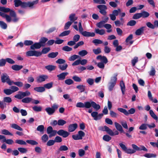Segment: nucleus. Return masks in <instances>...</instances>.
<instances>
[{
  "instance_id": "1",
  "label": "nucleus",
  "mask_w": 158,
  "mask_h": 158,
  "mask_svg": "<svg viewBox=\"0 0 158 158\" xmlns=\"http://www.w3.org/2000/svg\"><path fill=\"white\" fill-rule=\"evenodd\" d=\"M76 106L86 109H89L92 107L96 110H98L100 108V106L99 104H97L95 102L92 101L85 102L84 103L81 102H78L76 104Z\"/></svg>"
},
{
  "instance_id": "2",
  "label": "nucleus",
  "mask_w": 158,
  "mask_h": 158,
  "mask_svg": "<svg viewBox=\"0 0 158 158\" xmlns=\"http://www.w3.org/2000/svg\"><path fill=\"white\" fill-rule=\"evenodd\" d=\"M119 145L122 150L126 153L128 154H133L135 153L136 151H139L140 150V148L135 144H132L131 145L133 149L128 148L124 144L122 143H119Z\"/></svg>"
},
{
  "instance_id": "3",
  "label": "nucleus",
  "mask_w": 158,
  "mask_h": 158,
  "mask_svg": "<svg viewBox=\"0 0 158 158\" xmlns=\"http://www.w3.org/2000/svg\"><path fill=\"white\" fill-rule=\"evenodd\" d=\"M0 11L4 13H8L10 12V16L14 18L12 19V21L14 22H17L19 20V18L17 17L15 12L14 11L11 10L10 8H6L5 7H0Z\"/></svg>"
},
{
  "instance_id": "4",
  "label": "nucleus",
  "mask_w": 158,
  "mask_h": 158,
  "mask_svg": "<svg viewBox=\"0 0 158 158\" xmlns=\"http://www.w3.org/2000/svg\"><path fill=\"white\" fill-rule=\"evenodd\" d=\"M79 30L80 33L83 36L87 37H94L95 34L94 32H91L86 31H83V29L82 27L81 22H80L78 24Z\"/></svg>"
},
{
  "instance_id": "5",
  "label": "nucleus",
  "mask_w": 158,
  "mask_h": 158,
  "mask_svg": "<svg viewBox=\"0 0 158 158\" xmlns=\"http://www.w3.org/2000/svg\"><path fill=\"white\" fill-rule=\"evenodd\" d=\"M39 0H35L32 2H22L21 6L23 8H25L27 7H29L32 8L33 6L38 3Z\"/></svg>"
},
{
  "instance_id": "6",
  "label": "nucleus",
  "mask_w": 158,
  "mask_h": 158,
  "mask_svg": "<svg viewBox=\"0 0 158 158\" xmlns=\"http://www.w3.org/2000/svg\"><path fill=\"white\" fill-rule=\"evenodd\" d=\"M92 112V110L91 109H89L88 112L89 113H91V116L94 118V120H97L101 119L103 116V114H98V112L96 111Z\"/></svg>"
},
{
  "instance_id": "7",
  "label": "nucleus",
  "mask_w": 158,
  "mask_h": 158,
  "mask_svg": "<svg viewBox=\"0 0 158 158\" xmlns=\"http://www.w3.org/2000/svg\"><path fill=\"white\" fill-rule=\"evenodd\" d=\"M30 94L31 93L28 91H26L25 92L19 91L18 94L15 95L14 97L19 99H21L24 97L29 96Z\"/></svg>"
},
{
  "instance_id": "8",
  "label": "nucleus",
  "mask_w": 158,
  "mask_h": 158,
  "mask_svg": "<svg viewBox=\"0 0 158 158\" xmlns=\"http://www.w3.org/2000/svg\"><path fill=\"white\" fill-rule=\"evenodd\" d=\"M26 55L28 56H35L38 57L41 56V52L32 50L27 52Z\"/></svg>"
},
{
  "instance_id": "9",
  "label": "nucleus",
  "mask_w": 158,
  "mask_h": 158,
  "mask_svg": "<svg viewBox=\"0 0 158 158\" xmlns=\"http://www.w3.org/2000/svg\"><path fill=\"white\" fill-rule=\"evenodd\" d=\"M85 133L81 131H78V134L76 135H72V138L75 140L82 139L83 137L85 136Z\"/></svg>"
},
{
  "instance_id": "10",
  "label": "nucleus",
  "mask_w": 158,
  "mask_h": 158,
  "mask_svg": "<svg viewBox=\"0 0 158 158\" xmlns=\"http://www.w3.org/2000/svg\"><path fill=\"white\" fill-rule=\"evenodd\" d=\"M151 107L149 105H147L145 107V110L147 111H149V113L151 117L156 120H157L158 118L157 116L154 113L152 110H150Z\"/></svg>"
},
{
  "instance_id": "11",
  "label": "nucleus",
  "mask_w": 158,
  "mask_h": 158,
  "mask_svg": "<svg viewBox=\"0 0 158 158\" xmlns=\"http://www.w3.org/2000/svg\"><path fill=\"white\" fill-rule=\"evenodd\" d=\"M97 7L99 9V12L102 15H106L107 12L106 10L107 9V6L104 5H100L97 6Z\"/></svg>"
},
{
  "instance_id": "12",
  "label": "nucleus",
  "mask_w": 158,
  "mask_h": 158,
  "mask_svg": "<svg viewBox=\"0 0 158 158\" xmlns=\"http://www.w3.org/2000/svg\"><path fill=\"white\" fill-rule=\"evenodd\" d=\"M57 134L64 138H66L70 135V133L63 129H60L57 131Z\"/></svg>"
},
{
  "instance_id": "13",
  "label": "nucleus",
  "mask_w": 158,
  "mask_h": 158,
  "mask_svg": "<svg viewBox=\"0 0 158 158\" xmlns=\"http://www.w3.org/2000/svg\"><path fill=\"white\" fill-rule=\"evenodd\" d=\"M44 45L41 44L40 43H35L33 44L32 45L30 46V49L31 50H35V49H40L41 46H44Z\"/></svg>"
},
{
  "instance_id": "14",
  "label": "nucleus",
  "mask_w": 158,
  "mask_h": 158,
  "mask_svg": "<svg viewBox=\"0 0 158 158\" xmlns=\"http://www.w3.org/2000/svg\"><path fill=\"white\" fill-rule=\"evenodd\" d=\"M1 137L0 140L2 139V141L3 142H5L6 143L9 145H11L14 143V141L12 139H6L5 136L1 135Z\"/></svg>"
},
{
  "instance_id": "15",
  "label": "nucleus",
  "mask_w": 158,
  "mask_h": 158,
  "mask_svg": "<svg viewBox=\"0 0 158 158\" xmlns=\"http://www.w3.org/2000/svg\"><path fill=\"white\" fill-rule=\"evenodd\" d=\"M77 123H74L70 124L68 127L69 132L74 131L77 128Z\"/></svg>"
},
{
  "instance_id": "16",
  "label": "nucleus",
  "mask_w": 158,
  "mask_h": 158,
  "mask_svg": "<svg viewBox=\"0 0 158 158\" xmlns=\"http://www.w3.org/2000/svg\"><path fill=\"white\" fill-rule=\"evenodd\" d=\"M0 15L2 17L5 18L6 21L8 22H10L12 21L11 17L9 15H7L5 13L0 12Z\"/></svg>"
},
{
  "instance_id": "17",
  "label": "nucleus",
  "mask_w": 158,
  "mask_h": 158,
  "mask_svg": "<svg viewBox=\"0 0 158 158\" xmlns=\"http://www.w3.org/2000/svg\"><path fill=\"white\" fill-rule=\"evenodd\" d=\"M68 72H63L57 75L58 80H63L65 78L66 76L68 74Z\"/></svg>"
},
{
  "instance_id": "18",
  "label": "nucleus",
  "mask_w": 158,
  "mask_h": 158,
  "mask_svg": "<svg viewBox=\"0 0 158 158\" xmlns=\"http://www.w3.org/2000/svg\"><path fill=\"white\" fill-rule=\"evenodd\" d=\"M96 59L98 60H100L104 63L106 64L108 62V60L106 57L105 56H102L101 55L98 56L97 57Z\"/></svg>"
},
{
  "instance_id": "19",
  "label": "nucleus",
  "mask_w": 158,
  "mask_h": 158,
  "mask_svg": "<svg viewBox=\"0 0 158 158\" xmlns=\"http://www.w3.org/2000/svg\"><path fill=\"white\" fill-rule=\"evenodd\" d=\"M9 79V76L6 73H3L1 76V80L2 83L6 82Z\"/></svg>"
},
{
  "instance_id": "20",
  "label": "nucleus",
  "mask_w": 158,
  "mask_h": 158,
  "mask_svg": "<svg viewBox=\"0 0 158 158\" xmlns=\"http://www.w3.org/2000/svg\"><path fill=\"white\" fill-rule=\"evenodd\" d=\"M114 125L118 131L121 133H123L124 132L123 127L120 124L116 122H115L114 123Z\"/></svg>"
},
{
  "instance_id": "21",
  "label": "nucleus",
  "mask_w": 158,
  "mask_h": 158,
  "mask_svg": "<svg viewBox=\"0 0 158 158\" xmlns=\"http://www.w3.org/2000/svg\"><path fill=\"white\" fill-rule=\"evenodd\" d=\"M48 77L47 76H40L37 78V81L38 82L40 83L44 81Z\"/></svg>"
},
{
  "instance_id": "22",
  "label": "nucleus",
  "mask_w": 158,
  "mask_h": 158,
  "mask_svg": "<svg viewBox=\"0 0 158 158\" xmlns=\"http://www.w3.org/2000/svg\"><path fill=\"white\" fill-rule=\"evenodd\" d=\"M145 28V27H142L139 28L137 29L135 32V35H141L143 33L144 28Z\"/></svg>"
},
{
  "instance_id": "23",
  "label": "nucleus",
  "mask_w": 158,
  "mask_h": 158,
  "mask_svg": "<svg viewBox=\"0 0 158 158\" xmlns=\"http://www.w3.org/2000/svg\"><path fill=\"white\" fill-rule=\"evenodd\" d=\"M23 67L22 65L15 64L12 66L11 68L14 70L18 71L22 69Z\"/></svg>"
},
{
  "instance_id": "24",
  "label": "nucleus",
  "mask_w": 158,
  "mask_h": 158,
  "mask_svg": "<svg viewBox=\"0 0 158 158\" xmlns=\"http://www.w3.org/2000/svg\"><path fill=\"white\" fill-rule=\"evenodd\" d=\"M34 90L37 92L39 93H42L44 92L45 90L44 87H36L34 88Z\"/></svg>"
},
{
  "instance_id": "25",
  "label": "nucleus",
  "mask_w": 158,
  "mask_h": 158,
  "mask_svg": "<svg viewBox=\"0 0 158 158\" xmlns=\"http://www.w3.org/2000/svg\"><path fill=\"white\" fill-rule=\"evenodd\" d=\"M148 97L149 99L151 101H152L153 102L155 103H157L158 102V101L156 99H153L151 92L150 91H148Z\"/></svg>"
},
{
  "instance_id": "26",
  "label": "nucleus",
  "mask_w": 158,
  "mask_h": 158,
  "mask_svg": "<svg viewBox=\"0 0 158 158\" xmlns=\"http://www.w3.org/2000/svg\"><path fill=\"white\" fill-rule=\"evenodd\" d=\"M85 86L83 85H79L76 86V88L80 91L81 93L85 91Z\"/></svg>"
},
{
  "instance_id": "27",
  "label": "nucleus",
  "mask_w": 158,
  "mask_h": 158,
  "mask_svg": "<svg viewBox=\"0 0 158 158\" xmlns=\"http://www.w3.org/2000/svg\"><path fill=\"white\" fill-rule=\"evenodd\" d=\"M95 32L100 35H102L105 33V31L103 29H95Z\"/></svg>"
},
{
  "instance_id": "28",
  "label": "nucleus",
  "mask_w": 158,
  "mask_h": 158,
  "mask_svg": "<svg viewBox=\"0 0 158 158\" xmlns=\"http://www.w3.org/2000/svg\"><path fill=\"white\" fill-rule=\"evenodd\" d=\"M11 127L12 128L20 131H22L23 130V129L21 127L17 124L15 123H13L11 124Z\"/></svg>"
},
{
  "instance_id": "29",
  "label": "nucleus",
  "mask_w": 158,
  "mask_h": 158,
  "mask_svg": "<svg viewBox=\"0 0 158 158\" xmlns=\"http://www.w3.org/2000/svg\"><path fill=\"white\" fill-rule=\"evenodd\" d=\"M12 101V99L11 98L9 97H6L3 98L2 102H3V103H10Z\"/></svg>"
},
{
  "instance_id": "30",
  "label": "nucleus",
  "mask_w": 158,
  "mask_h": 158,
  "mask_svg": "<svg viewBox=\"0 0 158 158\" xmlns=\"http://www.w3.org/2000/svg\"><path fill=\"white\" fill-rule=\"evenodd\" d=\"M45 111L49 115H52L54 113V110H53L51 107H47L45 109Z\"/></svg>"
},
{
  "instance_id": "31",
  "label": "nucleus",
  "mask_w": 158,
  "mask_h": 158,
  "mask_svg": "<svg viewBox=\"0 0 158 158\" xmlns=\"http://www.w3.org/2000/svg\"><path fill=\"white\" fill-rule=\"evenodd\" d=\"M33 99L30 97H26L22 98L21 101L23 103H29L30 102L32 101Z\"/></svg>"
},
{
  "instance_id": "32",
  "label": "nucleus",
  "mask_w": 158,
  "mask_h": 158,
  "mask_svg": "<svg viewBox=\"0 0 158 158\" xmlns=\"http://www.w3.org/2000/svg\"><path fill=\"white\" fill-rule=\"evenodd\" d=\"M56 67L55 66L52 65H49L45 66V68L49 71H51L55 70Z\"/></svg>"
},
{
  "instance_id": "33",
  "label": "nucleus",
  "mask_w": 158,
  "mask_h": 158,
  "mask_svg": "<svg viewBox=\"0 0 158 158\" xmlns=\"http://www.w3.org/2000/svg\"><path fill=\"white\" fill-rule=\"evenodd\" d=\"M68 67V65L67 64L64 63L63 64H60L58 65V67L60 70L61 71H64Z\"/></svg>"
},
{
  "instance_id": "34",
  "label": "nucleus",
  "mask_w": 158,
  "mask_h": 158,
  "mask_svg": "<svg viewBox=\"0 0 158 158\" xmlns=\"http://www.w3.org/2000/svg\"><path fill=\"white\" fill-rule=\"evenodd\" d=\"M104 27L107 30V32L110 33L112 31V29H111L112 26L110 24H105Z\"/></svg>"
},
{
  "instance_id": "35",
  "label": "nucleus",
  "mask_w": 158,
  "mask_h": 158,
  "mask_svg": "<svg viewBox=\"0 0 158 158\" xmlns=\"http://www.w3.org/2000/svg\"><path fill=\"white\" fill-rule=\"evenodd\" d=\"M80 58V56L77 55H73L71 56L69 58V60L70 61H74L76 59Z\"/></svg>"
},
{
  "instance_id": "36",
  "label": "nucleus",
  "mask_w": 158,
  "mask_h": 158,
  "mask_svg": "<svg viewBox=\"0 0 158 158\" xmlns=\"http://www.w3.org/2000/svg\"><path fill=\"white\" fill-rule=\"evenodd\" d=\"M26 142L32 145H36L38 144V143L36 141L33 140H27Z\"/></svg>"
},
{
  "instance_id": "37",
  "label": "nucleus",
  "mask_w": 158,
  "mask_h": 158,
  "mask_svg": "<svg viewBox=\"0 0 158 158\" xmlns=\"http://www.w3.org/2000/svg\"><path fill=\"white\" fill-rule=\"evenodd\" d=\"M58 53L57 52H52L49 53L48 55V57L51 58H54L56 57L58 55Z\"/></svg>"
},
{
  "instance_id": "38",
  "label": "nucleus",
  "mask_w": 158,
  "mask_h": 158,
  "mask_svg": "<svg viewBox=\"0 0 158 158\" xmlns=\"http://www.w3.org/2000/svg\"><path fill=\"white\" fill-rule=\"evenodd\" d=\"M69 19L71 22L73 23L76 20L77 18L75 16V14H71L69 16Z\"/></svg>"
},
{
  "instance_id": "39",
  "label": "nucleus",
  "mask_w": 158,
  "mask_h": 158,
  "mask_svg": "<svg viewBox=\"0 0 158 158\" xmlns=\"http://www.w3.org/2000/svg\"><path fill=\"white\" fill-rule=\"evenodd\" d=\"M16 143L21 145H26L27 144L26 142L21 139H16L15 141Z\"/></svg>"
},
{
  "instance_id": "40",
  "label": "nucleus",
  "mask_w": 158,
  "mask_h": 158,
  "mask_svg": "<svg viewBox=\"0 0 158 158\" xmlns=\"http://www.w3.org/2000/svg\"><path fill=\"white\" fill-rule=\"evenodd\" d=\"M70 32V30L65 31L61 33L59 35V37H63L68 35H69Z\"/></svg>"
},
{
  "instance_id": "41",
  "label": "nucleus",
  "mask_w": 158,
  "mask_h": 158,
  "mask_svg": "<svg viewBox=\"0 0 158 158\" xmlns=\"http://www.w3.org/2000/svg\"><path fill=\"white\" fill-rule=\"evenodd\" d=\"M117 75L118 74L117 73L114 74V76L111 77L110 81V82L116 84L117 80Z\"/></svg>"
},
{
  "instance_id": "42",
  "label": "nucleus",
  "mask_w": 158,
  "mask_h": 158,
  "mask_svg": "<svg viewBox=\"0 0 158 158\" xmlns=\"http://www.w3.org/2000/svg\"><path fill=\"white\" fill-rule=\"evenodd\" d=\"M68 147L66 145H62L58 149V151L60 152V151H66L68 150Z\"/></svg>"
},
{
  "instance_id": "43",
  "label": "nucleus",
  "mask_w": 158,
  "mask_h": 158,
  "mask_svg": "<svg viewBox=\"0 0 158 158\" xmlns=\"http://www.w3.org/2000/svg\"><path fill=\"white\" fill-rule=\"evenodd\" d=\"M120 86L121 87V90L123 94H124V92L125 90V85L123 81H121L120 83Z\"/></svg>"
},
{
  "instance_id": "44",
  "label": "nucleus",
  "mask_w": 158,
  "mask_h": 158,
  "mask_svg": "<svg viewBox=\"0 0 158 158\" xmlns=\"http://www.w3.org/2000/svg\"><path fill=\"white\" fill-rule=\"evenodd\" d=\"M118 111L121 112L123 113L126 115H128V111L126 110L121 108H118L117 109Z\"/></svg>"
},
{
  "instance_id": "45",
  "label": "nucleus",
  "mask_w": 158,
  "mask_h": 158,
  "mask_svg": "<svg viewBox=\"0 0 158 158\" xmlns=\"http://www.w3.org/2000/svg\"><path fill=\"white\" fill-rule=\"evenodd\" d=\"M53 83L52 82H50V83H48L44 84V88L47 89H50L52 88L53 86Z\"/></svg>"
},
{
  "instance_id": "46",
  "label": "nucleus",
  "mask_w": 158,
  "mask_h": 158,
  "mask_svg": "<svg viewBox=\"0 0 158 158\" xmlns=\"http://www.w3.org/2000/svg\"><path fill=\"white\" fill-rule=\"evenodd\" d=\"M103 128L104 130H103V131H106L107 133L110 135V134L112 133V130L110 129L108 127L105 126Z\"/></svg>"
},
{
  "instance_id": "47",
  "label": "nucleus",
  "mask_w": 158,
  "mask_h": 158,
  "mask_svg": "<svg viewBox=\"0 0 158 158\" xmlns=\"http://www.w3.org/2000/svg\"><path fill=\"white\" fill-rule=\"evenodd\" d=\"M88 52L86 50H82L78 52V54L81 56H84L86 55Z\"/></svg>"
},
{
  "instance_id": "48",
  "label": "nucleus",
  "mask_w": 158,
  "mask_h": 158,
  "mask_svg": "<svg viewBox=\"0 0 158 158\" xmlns=\"http://www.w3.org/2000/svg\"><path fill=\"white\" fill-rule=\"evenodd\" d=\"M18 150L22 153H25L27 152V148H18Z\"/></svg>"
},
{
  "instance_id": "49",
  "label": "nucleus",
  "mask_w": 158,
  "mask_h": 158,
  "mask_svg": "<svg viewBox=\"0 0 158 158\" xmlns=\"http://www.w3.org/2000/svg\"><path fill=\"white\" fill-rule=\"evenodd\" d=\"M92 42L96 45L98 44H101L103 43V42L102 40L98 39H95L93 40L92 41Z\"/></svg>"
},
{
  "instance_id": "50",
  "label": "nucleus",
  "mask_w": 158,
  "mask_h": 158,
  "mask_svg": "<svg viewBox=\"0 0 158 158\" xmlns=\"http://www.w3.org/2000/svg\"><path fill=\"white\" fill-rule=\"evenodd\" d=\"M15 6L16 7H18L21 6L22 2L20 0H14Z\"/></svg>"
},
{
  "instance_id": "51",
  "label": "nucleus",
  "mask_w": 158,
  "mask_h": 158,
  "mask_svg": "<svg viewBox=\"0 0 158 158\" xmlns=\"http://www.w3.org/2000/svg\"><path fill=\"white\" fill-rule=\"evenodd\" d=\"M2 134L7 135H13V134L10 132L8 130L6 129H3L2 131Z\"/></svg>"
},
{
  "instance_id": "52",
  "label": "nucleus",
  "mask_w": 158,
  "mask_h": 158,
  "mask_svg": "<svg viewBox=\"0 0 158 158\" xmlns=\"http://www.w3.org/2000/svg\"><path fill=\"white\" fill-rule=\"evenodd\" d=\"M133 38V35L132 34L130 35L126 39V42L128 43L129 42L131 44H132L133 42V41H130Z\"/></svg>"
},
{
  "instance_id": "53",
  "label": "nucleus",
  "mask_w": 158,
  "mask_h": 158,
  "mask_svg": "<svg viewBox=\"0 0 158 158\" xmlns=\"http://www.w3.org/2000/svg\"><path fill=\"white\" fill-rule=\"evenodd\" d=\"M144 156L145 157L147 158H155L156 156V154L152 153H146L144 155Z\"/></svg>"
},
{
  "instance_id": "54",
  "label": "nucleus",
  "mask_w": 158,
  "mask_h": 158,
  "mask_svg": "<svg viewBox=\"0 0 158 158\" xmlns=\"http://www.w3.org/2000/svg\"><path fill=\"white\" fill-rule=\"evenodd\" d=\"M42 141L44 143L46 142L48 139V137L47 134H44L41 137Z\"/></svg>"
},
{
  "instance_id": "55",
  "label": "nucleus",
  "mask_w": 158,
  "mask_h": 158,
  "mask_svg": "<svg viewBox=\"0 0 158 158\" xmlns=\"http://www.w3.org/2000/svg\"><path fill=\"white\" fill-rule=\"evenodd\" d=\"M142 17L143 18H146L148 17L150 14L149 13L145 11H143L141 13Z\"/></svg>"
},
{
  "instance_id": "56",
  "label": "nucleus",
  "mask_w": 158,
  "mask_h": 158,
  "mask_svg": "<svg viewBox=\"0 0 158 158\" xmlns=\"http://www.w3.org/2000/svg\"><path fill=\"white\" fill-rule=\"evenodd\" d=\"M141 17H142V15L141 14V13H137L134 14L132 18L133 19H139Z\"/></svg>"
},
{
  "instance_id": "57",
  "label": "nucleus",
  "mask_w": 158,
  "mask_h": 158,
  "mask_svg": "<svg viewBox=\"0 0 158 158\" xmlns=\"http://www.w3.org/2000/svg\"><path fill=\"white\" fill-rule=\"evenodd\" d=\"M50 50V49L49 48H45L43 49L41 53V55L42 54H45L48 52Z\"/></svg>"
},
{
  "instance_id": "58",
  "label": "nucleus",
  "mask_w": 158,
  "mask_h": 158,
  "mask_svg": "<svg viewBox=\"0 0 158 158\" xmlns=\"http://www.w3.org/2000/svg\"><path fill=\"white\" fill-rule=\"evenodd\" d=\"M64 83L66 84L69 85L73 84L74 82L72 80L69 78L65 80L64 81Z\"/></svg>"
},
{
  "instance_id": "59",
  "label": "nucleus",
  "mask_w": 158,
  "mask_h": 158,
  "mask_svg": "<svg viewBox=\"0 0 158 158\" xmlns=\"http://www.w3.org/2000/svg\"><path fill=\"white\" fill-rule=\"evenodd\" d=\"M93 51L95 55H98L102 52L101 49L100 48H98L96 49H93Z\"/></svg>"
},
{
  "instance_id": "60",
  "label": "nucleus",
  "mask_w": 158,
  "mask_h": 158,
  "mask_svg": "<svg viewBox=\"0 0 158 158\" xmlns=\"http://www.w3.org/2000/svg\"><path fill=\"white\" fill-rule=\"evenodd\" d=\"M111 139V137L108 135H104L103 137V139L104 140L108 142Z\"/></svg>"
},
{
  "instance_id": "61",
  "label": "nucleus",
  "mask_w": 158,
  "mask_h": 158,
  "mask_svg": "<svg viewBox=\"0 0 158 158\" xmlns=\"http://www.w3.org/2000/svg\"><path fill=\"white\" fill-rule=\"evenodd\" d=\"M62 49L64 51L70 52L72 50V48L69 47L68 46H65L62 48Z\"/></svg>"
},
{
  "instance_id": "62",
  "label": "nucleus",
  "mask_w": 158,
  "mask_h": 158,
  "mask_svg": "<svg viewBox=\"0 0 158 158\" xmlns=\"http://www.w3.org/2000/svg\"><path fill=\"white\" fill-rule=\"evenodd\" d=\"M104 23V22L102 21L99 23H97L96 24V25L98 28H101L103 27H104V25H105Z\"/></svg>"
},
{
  "instance_id": "63",
  "label": "nucleus",
  "mask_w": 158,
  "mask_h": 158,
  "mask_svg": "<svg viewBox=\"0 0 158 158\" xmlns=\"http://www.w3.org/2000/svg\"><path fill=\"white\" fill-rule=\"evenodd\" d=\"M0 26L2 28L4 29H6L7 27L6 23L2 21H0Z\"/></svg>"
},
{
  "instance_id": "64",
  "label": "nucleus",
  "mask_w": 158,
  "mask_h": 158,
  "mask_svg": "<svg viewBox=\"0 0 158 158\" xmlns=\"http://www.w3.org/2000/svg\"><path fill=\"white\" fill-rule=\"evenodd\" d=\"M147 125L148 124H142L139 126V129L141 130H145L147 128Z\"/></svg>"
}]
</instances>
